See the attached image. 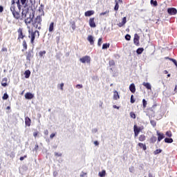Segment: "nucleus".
Wrapping results in <instances>:
<instances>
[{
    "label": "nucleus",
    "mask_w": 177,
    "mask_h": 177,
    "mask_svg": "<svg viewBox=\"0 0 177 177\" xmlns=\"http://www.w3.org/2000/svg\"><path fill=\"white\" fill-rule=\"evenodd\" d=\"M10 12L16 20H24L27 17V14L21 12L20 0H11Z\"/></svg>",
    "instance_id": "1"
},
{
    "label": "nucleus",
    "mask_w": 177,
    "mask_h": 177,
    "mask_svg": "<svg viewBox=\"0 0 177 177\" xmlns=\"http://www.w3.org/2000/svg\"><path fill=\"white\" fill-rule=\"evenodd\" d=\"M42 17L41 15H37L32 21V26L35 28H37L38 30H41V26H42Z\"/></svg>",
    "instance_id": "2"
},
{
    "label": "nucleus",
    "mask_w": 177,
    "mask_h": 177,
    "mask_svg": "<svg viewBox=\"0 0 177 177\" xmlns=\"http://www.w3.org/2000/svg\"><path fill=\"white\" fill-rule=\"evenodd\" d=\"M28 33V38H30V44H32V45H34V41H35V37H37V38H39V31L35 30L31 32V30H29Z\"/></svg>",
    "instance_id": "3"
},
{
    "label": "nucleus",
    "mask_w": 177,
    "mask_h": 177,
    "mask_svg": "<svg viewBox=\"0 0 177 177\" xmlns=\"http://www.w3.org/2000/svg\"><path fill=\"white\" fill-rule=\"evenodd\" d=\"M143 129H144L143 127H138V126L136 124H135L133 127L135 138H137V136H139V133H140V132H142V131H143Z\"/></svg>",
    "instance_id": "4"
},
{
    "label": "nucleus",
    "mask_w": 177,
    "mask_h": 177,
    "mask_svg": "<svg viewBox=\"0 0 177 177\" xmlns=\"http://www.w3.org/2000/svg\"><path fill=\"white\" fill-rule=\"evenodd\" d=\"M17 33H18V40L20 39H24V38H26V33H24V30H23V28H19L17 30Z\"/></svg>",
    "instance_id": "5"
},
{
    "label": "nucleus",
    "mask_w": 177,
    "mask_h": 177,
    "mask_svg": "<svg viewBox=\"0 0 177 177\" xmlns=\"http://www.w3.org/2000/svg\"><path fill=\"white\" fill-rule=\"evenodd\" d=\"M80 62H81V63L85 64H89L91 63V57H89L88 55H86L82 58L80 59Z\"/></svg>",
    "instance_id": "6"
},
{
    "label": "nucleus",
    "mask_w": 177,
    "mask_h": 177,
    "mask_svg": "<svg viewBox=\"0 0 177 177\" xmlns=\"http://www.w3.org/2000/svg\"><path fill=\"white\" fill-rule=\"evenodd\" d=\"M34 19V16L30 15L28 17L25 18L24 21L26 26H28L32 23Z\"/></svg>",
    "instance_id": "7"
},
{
    "label": "nucleus",
    "mask_w": 177,
    "mask_h": 177,
    "mask_svg": "<svg viewBox=\"0 0 177 177\" xmlns=\"http://www.w3.org/2000/svg\"><path fill=\"white\" fill-rule=\"evenodd\" d=\"M88 24L91 28H95V27H96V24L95 23V17L90 18L88 20Z\"/></svg>",
    "instance_id": "8"
},
{
    "label": "nucleus",
    "mask_w": 177,
    "mask_h": 177,
    "mask_svg": "<svg viewBox=\"0 0 177 177\" xmlns=\"http://www.w3.org/2000/svg\"><path fill=\"white\" fill-rule=\"evenodd\" d=\"M139 39H140V37H139L138 34L136 33L134 35L133 42L136 46H139Z\"/></svg>",
    "instance_id": "9"
},
{
    "label": "nucleus",
    "mask_w": 177,
    "mask_h": 177,
    "mask_svg": "<svg viewBox=\"0 0 177 177\" xmlns=\"http://www.w3.org/2000/svg\"><path fill=\"white\" fill-rule=\"evenodd\" d=\"M167 12L169 13V15H176L177 13V10L175 8H170L167 9Z\"/></svg>",
    "instance_id": "10"
},
{
    "label": "nucleus",
    "mask_w": 177,
    "mask_h": 177,
    "mask_svg": "<svg viewBox=\"0 0 177 177\" xmlns=\"http://www.w3.org/2000/svg\"><path fill=\"white\" fill-rule=\"evenodd\" d=\"M157 136H158V142H161L164 138H165V136H164V133H160V131H156Z\"/></svg>",
    "instance_id": "11"
},
{
    "label": "nucleus",
    "mask_w": 177,
    "mask_h": 177,
    "mask_svg": "<svg viewBox=\"0 0 177 177\" xmlns=\"http://www.w3.org/2000/svg\"><path fill=\"white\" fill-rule=\"evenodd\" d=\"M93 15H95L94 10H88L84 12V16L86 17H91V16H93Z\"/></svg>",
    "instance_id": "12"
},
{
    "label": "nucleus",
    "mask_w": 177,
    "mask_h": 177,
    "mask_svg": "<svg viewBox=\"0 0 177 177\" xmlns=\"http://www.w3.org/2000/svg\"><path fill=\"white\" fill-rule=\"evenodd\" d=\"M125 24H127V17H123L122 22L118 24V27H123V26H125Z\"/></svg>",
    "instance_id": "13"
},
{
    "label": "nucleus",
    "mask_w": 177,
    "mask_h": 177,
    "mask_svg": "<svg viewBox=\"0 0 177 177\" xmlns=\"http://www.w3.org/2000/svg\"><path fill=\"white\" fill-rule=\"evenodd\" d=\"M25 99H28L29 100H31V99H34V95L31 93H26L25 94Z\"/></svg>",
    "instance_id": "14"
},
{
    "label": "nucleus",
    "mask_w": 177,
    "mask_h": 177,
    "mask_svg": "<svg viewBox=\"0 0 177 177\" xmlns=\"http://www.w3.org/2000/svg\"><path fill=\"white\" fill-rule=\"evenodd\" d=\"M129 90L131 92V93H135L136 92V86H135V84H131L129 86Z\"/></svg>",
    "instance_id": "15"
},
{
    "label": "nucleus",
    "mask_w": 177,
    "mask_h": 177,
    "mask_svg": "<svg viewBox=\"0 0 177 177\" xmlns=\"http://www.w3.org/2000/svg\"><path fill=\"white\" fill-rule=\"evenodd\" d=\"M39 12L40 13V15H39L40 16V17H42V16H45V12H44V6L42 5L39 6Z\"/></svg>",
    "instance_id": "16"
},
{
    "label": "nucleus",
    "mask_w": 177,
    "mask_h": 177,
    "mask_svg": "<svg viewBox=\"0 0 177 177\" xmlns=\"http://www.w3.org/2000/svg\"><path fill=\"white\" fill-rule=\"evenodd\" d=\"M87 41L90 42V45H93L95 44V40H93V36L88 35L87 37Z\"/></svg>",
    "instance_id": "17"
},
{
    "label": "nucleus",
    "mask_w": 177,
    "mask_h": 177,
    "mask_svg": "<svg viewBox=\"0 0 177 177\" xmlns=\"http://www.w3.org/2000/svg\"><path fill=\"white\" fill-rule=\"evenodd\" d=\"M25 124L26 127H30L31 126V119L30 118L26 117L25 118Z\"/></svg>",
    "instance_id": "18"
},
{
    "label": "nucleus",
    "mask_w": 177,
    "mask_h": 177,
    "mask_svg": "<svg viewBox=\"0 0 177 177\" xmlns=\"http://www.w3.org/2000/svg\"><path fill=\"white\" fill-rule=\"evenodd\" d=\"M55 30V22H51L49 25L48 31L49 32H53Z\"/></svg>",
    "instance_id": "19"
},
{
    "label": "nucleus",
    "mask_w": 177,
    "mask_h": 177,
    "mask_svg": "<svg viewBox=\"0 0 177 177\" xmlns=\"http://www.w3.org/2000/svg\"><path fill=\"white\" fill-rule=\"evenodd\" d=\"M138 146L140 147V149H142V150H144V151H146V150H147V147L146 146V144L139 142Z\"/></svg>",
    "instance_id": "20"
},
{
    "label": "nucleus",
    "mask_w": 177,
    "mask_h": 177,
    "mask_svg": "<svg viewBox=\"0 0 177 177\" xmlns=\"http://www.w3.org/2000/svg\"><path fill=\"white\" fill-rule=\"evenodd\" d=\"M118 99H120V94H118V91H113V100H118Z\"/></svg>",
    "instance_id": "21"
},
{
    "label": "nucleus",
    "mask_w": 177,
    "mask_h": 177,
    "mask_svg": "<svg viewBox=\"0 0 177 177\" xmlns=\"http://www.w3.org/2000/svg\"><path fill=\"white\" fill-rule=\"evenodd\" d=\"M2 86H8V78L4 77L1 81Z\"/></svg>",
    "instance_id": "22"
},
{
    "label": "nucleus",
    "mask_w": 177,
    "mask_h": 177,
    "mask_svg": "<svg viewBox=\"0 0 177 177\" xmlns=\"http://www.w3.org/2000/svg\"><path fill=\"white\" fill-rule=\"evenodd\" d=\"M138 140L140 142H145V140H146V136H145V134L140 135L138 138Z\"/></svg>",
    "instance_id": "23"
},
{
    "label": "nucleus",
    "mask_w": 177,
    "mask_h": 177,
    "mask_svg": "<svg viewBox=\"0 0 177 177\" xmlns=\"http://www.w3.org/2000/svg\"><path fill=\"white\" fill-rule=\"evenodd\" d=\"M115 7H114V10L115 12H118V9H120V5L118 4V0H115Z\"/></svg>",
    "instance_id": "24"
},
{
    "label": "nucleus",
    "mask_w": 177,
    "mask_h": 177,
    "mask_svg": "<svg viewBox=\"0 0 177 177\" xmlns=\"http://www.w3.org/2000/svg\"><path fill=\"white\" fill-rule=\"evenodd\" d=\"M25 78H30V75H31V71L30 70H27L24 73Z\"/></svg>",
    "instance_id": "25"
},
{
    "label": "nucleus",
    "mask_w": 177,
    "mask_h": 177,
    "mask_svg": "<svg viewBox=\"0 0 177 177\" xmlns=\"http://www.w3.org/2000/svg\"><path fill=\"white\" fill-rule=\"evenodd\" d=\"M143 86H145V88H147V89H151V85L150 84V83H146V82H143L142 83Z\"/></svg>",
    "instance_id": "26"
},
{
    "label": "nucleus",
    "mask_w": 177,
    "mask_h": 177,
    "mask_svg": "<svg viewBox=\"0 0 177 177\" xmlns=\"http://www.w3.org/2000/svg\"><path fill=\"white\" fill-rule=\"evenodd\" d=\"M31 57H32V53L29 51L26 55V60L30 62V60H31Z\"/></svg>",
    "instance_id": "27"
},
{
    "label": "nucleus",
    "mask_w": 177,
    "mask_h": 177,
    "mask_svg": "<svg viewBox=\"0 0 177 177\" xmlns=\"http://www.w3.org/2000/svg\"><path fill=\"white\" fill-rule=\"evenodd\" d=\"M155 142H157V137L153 136L149 139V143H154Z\"/></svg>",
    "instance_id": "28"
},
{
    "label": "nucleus",
    "mask_w": 177,
    "mask_h": 177,
    "mask_svg": "<svg viewBox=\"0 0 177 177\" xmlns=\"http://www.w3.org/2000/svg\"><path fill=\"white\" fill-rule=\"evenodd\" d=\"M143 50H145V48H139L137 49L136 53H137L138 55H142V53H143Z\"/></svg>",
    "instance_id": "29"
},
{
    "label": "nucleus",
    "mask_w": 177,
    "mask_h": 177,
    "mask_svg": "<svg viewBox=\"0 0 177 177\" xmlns=\"http://www.w3.org/2000/svg\"><path fill=\"white\" fill-rule=\"evenodd\" d=\"M99 176L100 177H104L106 176V170H102V171H100L98 174Z\"/></svg>",
    "instance_id": "30"
},
{
    "label": "nucleus",
    "mask_w": 177,
    "mask_h": 177,
    "mask_svg": "<svg viewBox=\"0 0 177 177\" xmlns=\"http://www.w3.org/2000/svg\"><path fill=\"white\" fill-rule=\"evenodd\" d=\"M165 143H172L174 142V139L169 138H166L165 139Z\"/></svg>",
    "instance_id": "31"
},
{
    "label": "nucleus",
    "mask_w": 177,
    "mask_h": 177,
    "mask_svg": "<svg viewBox=\"0 0 177 177\" xmlns=\"http://www.w3.org/2000/svg\"><path fill=\"white\" fill-rule=\"evenodd\" d=\"M22 46H23L24 50H27V42L26 41V40L23 41Z\"/></svg>",
    "instance_id": "32"
},
{
    "label": "nucleus",
    "mask_w": 177,
    "mask_h": 177,
    "mask_svg": "<svg viewBox=\"0 0 177 177\" xmlns=\"http://www.w3.org/2000/svg\"><path fill=\"white\" fill-rule=\"evenodd\" d=\"M71 24V28L74 31L75 28H77V26H75V21H72Z\"/></svg>",
    "instance_id": "33"
},
{
    "label": "nucleus",
    "mask_w": 177,
    "mask_h": 177,
    "mask_svg": "<svg viewBox=\"0 0 177 177\" xmlns=\"http://www.w3.org/2000/svg\"><path fill=\"white\" fill-rule=\"evenodd\" d=\"M102 43H103V39L102 37L99 38L97 41V46H102Z\"/></svg>",
    "instance_id": "34"
},
{
    "label": "nucleus",
    "mask_w": 177,
    "mask_h": 177,
    "mask_svg": "<svg viewBox=\"0 0 177 177\" xmlns=\"http://www.w3.org/2000/svg\"><path fill=\"white\" fill-rule=\"evenodd\" d=\"M166 136H167V138H171L172 137V131H167L166 132Z\"/></svg>",
    "instance_id": "35"
},
{
    "label": "nucleus",
    "mask_w": 177,
    "mask_h": 177,
    "mask_svg": "<svg viewBox=\"0 0 177 177\" xmlns=\"http://www.w3.org/2000/svg\"><path fill=\"white\" fill-rule=\"evenodd\" d=\"M109 48H110L109 44L106 43L102 45V49H107Z\"/></svg>",
    "instance_id": "36"
},
{
    "label": "nucleus",
    "mask_w": 177,
    "mask_h": 177,
    "mask_svg": "<svg viewBox=\"0 0 177 177\" xmlns=\"http://www.w3.org/2000/svg\"><path fill=\"white\" fill-rule=\"evenodd\" d=\"M142 106L143 109H146V107H147V101H146L145 99L142 100Z\"/></svg>",
    "instance_id": "37"
},
{
    "label": "nucleus",
    "mask_w": 177,
    "mask_h": 177,
    "mask_svg": "<svg viewBox=\"0 0 177 177\" xmlns=\"http://www.w3.org/2000/svg\"><path fill=\"white\" fill-rule=\"evenodd\" d=\"M21 1V3L22 6H24V8H26V6H27V0H20Z\"/></svg>",
    "instance_id": "38"
},
{
    "label": "nucleus",
    "mask_w": 177,
    "mask_h": 177,
    "mask_svg": "<svg viewBox=\"0 0 177 177\" xmlns=\"http://www.w3.org/2000/svg\"><path fill=\"white\" fill-rule=\"evenodd\" d=\"M44 55H46V51L43 50V51H40V52L39 53V56L40 57H42V56H44Z\"/></svg>",
    "instance_id": "39"
},
{
    "label": "nucleus",
    "mask_w": 177,
    "mask_h": 177,
    "mask_svg": "<svg viewBox=\"0 0 177 177\" xmlns=\"http://www.w3.org/2000/svg\"><path fill=\"white\" fill-rule=\"evenodd\" d=\"M9 98V95H8V93H4L3 96L2 97L3 100H7V99Z\"/></svg>",
    "instance_id": "40"
},
{
    "label": "nucleus",
    "mask_w": 177,
    "mask_h": 177,
    "mask_svg": "<svg viewBox=\"0 0 177 177\" xmlns=\"http://www.w3.org/2000/svg\"><path fill=\"white\" fill-rule=\"evenodd\" d=\"M151 5H153V6H157L158 3H157V1L151 0Z\"/></svg>",
    "instance_id": "41"
},
{
    "label": "nucleus",
    "mask_w": 177,
    "mask_h": 177,
    "mask_svg": "<svg viewBox=\"0 0 177 177\" xmlns=\"http://www.w3.org/2000/svg\"><path fill=\"white\" fill-rule=\"evenodd\" d=\"M162 151V149H156V151H154L153 154L157 155V154H160V153H161Z\"/></svg>",
    "instance_id": "42"
},
{
    "label": "nucleus",
    "mask_w": 177,
    "mask_h": 177,
    "mask_svg": "<svg viewBox=\"0 0 177 177\" xmlns=\"http://www.w3.org/2000/svg\"><path fill=\"white\" fill-rule=\"evenodd\" d=\"M150 122L152 127H156L157 125V122H156V120H151Z\"/></svg>",
    "instance_id": "43"
},
{
    "label": "nucleus",
    "mask_w": 177,
    "mask_h": 177,
    "mask_svg": "<svg viewBox=\"0 0 177 177\" xmlns=\"http://www.w3.org/2000/svg\"><path fill=\"white\" fill-rule=\"evenodd\" d=\"M130 116L131 118H133V120H135V118H136V115L133 112L130 113Z\"/></svg>",
    "instance_id": "44"
},
{
    "label": "nucleus",
    "mask_w": 177,
    "mask_h": 177,
    "mask_svg": "<svg viewBox=\"0 0 177 177\" xmlns=\"http://www.w3.org/2000/svg\"><path fill=\"white\" fill-rule=\"evenodd\" d=\"M109 66H115V62L114 60L109 61Z\"/></svg>",
    "instance_id": "45"
},
{
    "label": "nucleus",
    "mask_w": 177,
    "mask_h": 177,
    "mask_svg": "<svg viewBox=\"0 0 177 177\" xmlns=\"http://www.w3.org/2000/svg\"><path fill=\"white\" fill-rule=\"evenodd\" d=\"M54 154H55V157H62V153L55 152Z\"/></svg>",
    "instance_id": "46"
},
{
    "label": "nucleus",
    "mask_w": 177,
    "mask_h": 177,
    "mask_svg": "<svg viewBox=\"0 0 177 177\" xmlns=\"http://www.w3.org/2000/svg\"><path fill=\"white\" fill-rule=\"evenodd\" d=\"M130 102L132 104L135 103L136 100L133 99V95H131Z\"/></svg>",
    "instance_id": "47"
},
{
    "label": "nucleus",
    "mask_w": 177,
    "mask_h": 177,
    "mask_svg": "<svg viewBox=\"0 0 177 177\" xmlns=\"http://www.w3.org/2000/svg\"><path fill=\"white\" fill-rule=\"evenodd\" d=\"M125 39L127 41H131V36L129 35H126Z\"/></svg>",
    "instance_id": "48"
},
{
    "label": "nucleus",
    "mask_w": 177,
    "mask_h": 177,
    "mask_svg": "<svg viewBox=\"0 0 177 177\" xmlns=\"http://www.w3.org/2000/svg\"><path fill=\"white\" fill-rule=\"evenodd\" d=\"M56 136V133H53L50 135V139H53Z\"/></svg>",
    "instance_id": "49"
},
{
    "label": "nucleus",
    "mask_w": 177,
    "mask_h": 177,
    "mask_svg": "<svg viewBox=\"0 0 177 177\" xmlns=\"http://www.w3.org/2000/svg\"><path fill=\"white\" fill-rule=\"evenodd\" d=\"M24 158H27V155H25L24 156H21L19 160H20V161H23V160H24Z\"/></svg>",
    "instance_id": "50"
},
{
    "label": "nucleus",
    "mask_w": 177,
    "mask_h": 177,
    "mask_svg": "<svg viewBox=\"0 0 177 177\" xmlns=\"http://www.w3.org/2000/svg\"><path fill=\"white\" fill-rule=\"evenodd\" d=\"M170 60L171 61V62H173V63L175 64V66H176V67H177V62L176 61V59H170Z\"/></svg>",
    "instance_id": "51"
},
{
    "label": "nucleus",
    "mask_w": 177,
    "mask_h": 177,
    "mask_svg": "<svg viewBox=\"0 0 177 177\" xmlns=\"http://www.w3.org/2000/svg\"><path fill=\"white\" fill-rule=\"evenodd\" d=\"M1 52H8V48H5V47L2 48H1Z\"/></svg>",
    "instance_id": "52"
},
{
    "label": "nucleus",
    "mask_w": 177,
    "mask_h": 177,
    "mask_svg": "<svg viewBox=\"0 0 177 177\" xmlns=\"http://www.w3.org/2000/svg\"><path fill=\"white\" fill-rule=\"evenodd\" d=\"M44 135H46V136H48L49 135V131L45 130L44 131Z\"/></svg>",
    "instance_id": "53"
},
{
    "label": "nucleus",
    "mask_w": 177,
    "mask_h": 177,
    "mask_svg": "<svg viewBox=\"0 0 177 177\" xmlns=\"http://www.w3.org/2000/svg\"><path fill=\"white\" fill-rule=\"evenodd\" d=\"M38 149H39V146H38V145H36L35 146V151H38Z\"/></svg>",
    "instance_id": "54"
},
{
    "label": "nucleus",
    "mask_w": 177,
    "mask_h": 177,
    "mask_svg": "<svg viewBox=\"0 0 177 177\" xmlns=\"http://www.w3.org/2000/svg\"><path fill=\"white\" fill-rule=\"evenodd\" d=\"M76 88H78V89H81V88H82V84H77Z\"/></svg>",
    "instance_id": "55"
},
{
    "label": "nucleus",
    "mask_w": 177,
    "mask_h": 177,
    "mask_svg": "<svg viewBox=\"0 0 177 177\" xmlns=\"http://www.w3.org/2000/svg\"><path fill=\"white\" fill-rule=\"evenodd\" d=\"M33 136H34V138H37V136H38V132L37 131L34 132L33 133Z\"/></svg>",
    "instance_id": "56"
},
{
    "label": "nucleus",
    "mask_w": 177,
    "mask_h": 177,
    "mask_svg": "<svg viewBox=\"0 0 177 177\" xmlns=\"http://www.w3.org/2000/svg\"><path fill=\"white\" fill-rule=\"evenodd\" d=\"M64 86V83H61L60 84V89L61 91H63V87Z\"/></svg>",
    "instance_id": "57"
},
{
    "label": "nucleus",
    "mask_w": 177,
    "mask_h": 177,
    "mask_svg": "<svg viewBox=\"0 0 177 177\" xmlns=\"http://www.w3.org/2000/svg\"><path fill=\"white\" fill-rule=\"evenodd\" d=\"M177 85L175 86V88H174V93H173V95H175V93H177Z\"/></svg>",
    "instance_id": "58"
},
{
    "label": "nucleus",
    "mask_w": 177,
    "mask_h": 177,
    "mask_svg": "<svg viewBox=\"0 0 177 177\" xmlns=\"http://www.w3.org/2000/svg\"><path fill=\"white\" fill-rule=\"evenodd\" d=\"M2 12H3V7L0 6V13H2Z\"/></svg>",
    "instance_id": "59"
},
{
    "label": "nucleus",
    "mask_w": 177,
    "mask_h": 177,
    "mask_svg": "<svg viewBox=\"0 0 177 177\" xmlns=\"http://www.w3.org/2000/svg\"><path fill=\"white\" fill-rule=\"evenodd\" d=\"M85 175H86V174L82 172V173L80 174V177H84V176H85Z\"/></svg>",
    "instance_id": "60"
},
{
    "label": "nucleus",
    "mask_w": 177,
    "mask_h": 177,
    "mask_svg": "<svg viewBox=\"0 0 177 177\" xmlns=\"http://www.w3.org/2000/svg\"><path fill=\"white\" fill-rule=\"evenodd\" d=\"M94 145H95V146H99V142H97V141H94Z\"/></svg>",
    "instance_id": "61"
},
{
    "label": "nucleus",
    "mask_w": 177,
    "mask_h": 177,
    "mask_svg": "<svg viewBox=\"0 0 177 177\" xmlns=\"http://www.w3.org/2000/svg\"><path fill=\"white\" fill-rule=\"evenodd\" d=\"M106 13H107V12H101L100 16H104V15H106Z\"/></svg>",
    "instance_id": "62"
},
{
    "label": "nucleus",
    "mask_w": 177,
    "mask_h": 177,
    "mask_svg": "<svg viewBox=\"0 0 177 177\" xmlns=\"http://www.w3.org/2000/svg\"><path fill=\"white\" fill-rule=\"evenodd\" d=\"M148 176L149 177H154V176H153V174H149Z\"/></svg>",
    "instance_id": "63"
},
{
    "label": "nucleus",
    "mask_w": 177,
    "mask_h": 177,
    "mask_svg": "<svg viewBox=\"0 0 177 177\" xmlns=\"http://www.w3.org/2000/svg\"><path fill=\"white\" fill-rule=\"evenodd\" d=\"M118 3H122L123 1H122V0H118Z\"/></svg>",
    "instance_id": "64"
}]
</instances>
